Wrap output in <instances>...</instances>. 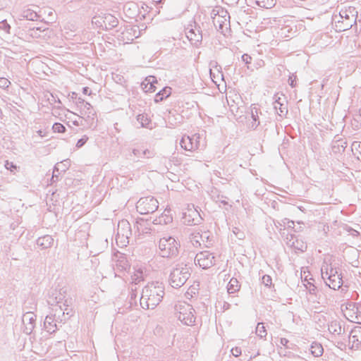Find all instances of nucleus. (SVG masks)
Wrapping results in <instances>:
<instances>
[{
    "instance_id": "1",
    "label": "nucleus",
    "mask_w": 361,
    "mask_h": 361,
    "mask_svg": "<svg viewBox=\"0 0 361 361\" xmlns=\"http://www.w3.org/2000/svg\"><path fill=\"white\" fill-rule=\"evenodd\" d=\"M322 277L326 284L334 290L342 288L343 279L341 274H339V268L331 262V258L325 259L321 267Z\"/></svg>"
},
{
    "instance_id": "2",
    "label": "nucleus",
    "mask_w": 361,
    "mask_h": 361,
    "mask_svg": "<svg viewBox=\"0 0 361 361\" xmlns=\"http://www.w3.org/2000/svg\"><path fill=\"white\" fill-rule=\"evenodd\" d=\"M357 18V11L355 7L349 6L342 8L339 11V15L334 17L336 30L342 32L350 29L353 25L356 24Z\"/></svg>"
},
{
    "instance_id": "3",
    "label": "nucleus",
    "mask_w": 361,
    "mask_h": 361,
    "mask_svg": "<svg viewBox=\"0 0 361 361\" xmlns=\"http://www.w3.org/2000/svg\"><path fill=\"white\" fill-rule=\"evenodd\" d=\"M190 276V268L186 264H181L173 270L170 276V283L173 287L182 286Z\"/></svg>"
},
{
    "instance_id": "4",
    "label": "nucleus",
    "mask_w": 361,
    "mask_h": 361,
    "mask_svg": "<svg viewBox=\"0 0 361 361\" xmlns=\"http://www.w3.org/2000/svg\"><path fill=\"white\" fill-rule=\"evenodd\" d=\"M159 202L152 196L140 198L136 204L137 211L141 214H148L157 210Z\"/></svg>"
},
{
    "instance_id": "5",
    "label": "nucleus",
    "mask_w": 361,
    "mask_h": 361,
    "mask_svg": "<svg viewBox=\"0 0 361 361\" xmlns=\"http://www.w3.org/2000/svg\"><path fill=\"white\" fill-rule=\"evenodd\" d=\"M178 319L186 325H192L195 322L193 309L189 304H180L177 307Z\"/></svg>"
},
{
    "instance_id": "6",
    "label": "nucleus",
    "mask_w": 361,
    "mask_h": 361,
    "mask_svg": "<svg viewBox=\"0 0 361 361\" xmlns=\"http://www.w3.org/2000/svg\"><path fill=\"white\" fill-rule=\"evenodd\" d=\"M159 246L164 257L175 255L178 251V243L171 237L161 238Z\"/></svg>"
},
{
    "instance_id": "7",
    "label": "nucleus",
    "mask_w": 361,
    "mask_h": 361,
    "mask_svg": "<svg viewBox=\"0 0 361 361\" xmlns=\"http://www.w3.org/2000/svg\"><path fill=\"white\" fill-rule=\"evenodd\" d=\"M344 315L350 322L361 324V305L353 302L348 303Z\"/></svg>"
},
{
    "instance_id": "8",
    "label": "nucleus",
    "mask_w": 361,
    "mask_h": 361,
    "mask_svg": "<svg viewBox=\"0 0 361 361\" xmlns=\"http://www.w3.org/2000/svg\"><path fill=\"white\" fill-rule=\"evenodd\" d=\"M184 223L188 225L197 224L201 222L202 216L200 212L194 207L189 205L183 212Z\"/></svg>"
},
{
    "instance_id": "9",
    "label": "nucleus",
    "mask_w": 361,
    "mask_h": 361,
    "mask_svg": "<svg viewBox=\"0 0 361 361\" xmlns=\"http://www.w3.org/2000/svg\"><path fill=\"white\" fill-rule=\"evenodd\" d=\"M243 104L242 98L235 90L229 91V99L227 98V105L230 106L231 114L236 116L240 110V104Z\"/></svg>"
},
{
    "instance_id": "10",
    "label": "nucleus",
    "mask_w": 361,
    "mask_h": 361,
    "mask_svg": "<svg viewBox=\"0 0 361 361\" xmlns=\"http://www.w3.org/2000/svg\"><path fill=\"white\" fill-rule=\"evenodd\" d=\"M214 257L207 251L201 252L196 255V262L202 269H208L214 264Z\"/></svg>"
},
{
    "instance_id": "11",
    "label": "nucleus",
    "mask_w": 361,
    "mask_h": 361,
    "mask_svg": "<svg viewBox=\"0 0 361 361\" xmlns=\"http://www.w3.org/2000/svg\"><path fill=\"white\" fill-rule=\"evenodd\" d=\"M157 80L154 76L147 77L142 82V88L145 92H154L156 90Z\"/></svg>"
},
{
    "instance_id": "12",
    "label": "nucleus",
    "mask_w": 361,
    "mask_h": 361,
    "mask_svg": "<svg viewBox=\"0 0 361 361\" xmlns=\"http://www.w3.org/2000/svg\"><path fill=\"white\" fill-rule=\"evenodd\" d=\"M180 145L187 151H192L197 147V139L190 136H183L180 141Z\"/></svg>"
},
{
    "instance_id": "13",
    "label": "nucleus",
    "mask_w": 361,
    "mask_h": 361,
    "mask_svg": "<svg viewBox=\"0 0 361 361\" xmlns=\"http://www.w3.org/2000/svg\"><path fill=\"white\" fill-rule=\"evenodd\" d=\"M349 341L352 343V348H357L361 343V326L355 327L350 333Z\"/></svg>"
},
{
    "instance_id": "14",
    "label": "nucleus",
    "mask_w": 361,
    "mask_h": 361,
    "mask_svg": "<svg viewBox=\"0 0 361 361\" xmlns=\"http://www.w3.org/2000/svg\"><path fill=\"white\" fill-rule=\"evenodd\" d=\"M209 235L207 232L204 233V235H200L199 233H194L192 237V242L196 246H207Z\"/></svg>"
},
{
    "instance_id": "15",
    "label": "nucleus",
    "mask_w": 361,
    "mask_h": 361,
    "mask_svg": "<svg viewBox=\"0 0 361 361\" xmlns=\"http://www.w3.org/2000/svg\"><path fill=\"white\" fill-rule=\"evenodd\" d=\"M274 97L275 102L274 104V107L276 111L277 114L280 116L286 115L288 113V109L286 105L281 102V97H278L277 95H275Z\"/></svg>"
},
{
    "instance_id": "16",
    "label": "nucleus",
    "mask_w": 361,
    "mask_h": 361,
    "mask_svg": "<svg viewBox=\"0 0 361 361\" xmlns=\"http://www.w3.org/2000/svg\"><path fill=\"white\" fill-rule=\"evenodd\" d=\"M210 74L213 82L219 87L224 82V75L218 70L217 67H214L210 70Z\"/></svg>"
},
{
    "instance_id": "17",
    "label": "nucleus",
    "mask_w": 361,
    "mask_h": 361,
    "mask_svg": "<svg viewBox=\"0 0 361 361\" xmlns=\"http://www.w3.org/2000/svg\"><path fill=\"white\" fill-rule=\"evenodd\" d=\"M210 74L213 82L219 87L224 82V75L218 70L217 67H214L210 70Z\"/></svg>"
},
{
    "instance_id": "18",
    "label": "nucleus",
    "mask_w": 361,
    "mask_h": 361,
    "mask_svg": "<svg viewBox=\"0 0 361 361\" xmlns=\"http://www.w3.org/2000/svg\"><path fill=\"white\" fill-rule=\"evenodd\" d=\"M274 224L276 227L279 229L280 232H281L282 230L285 231L286 228H293L295 226L294 221L287 218H284L281 221H277L276 222H274Z\"/></svg>"
},
{
    "instance_id": "19",
    "label": "nucleus",
    "mask_w": 361,
    "mask_h": 361,
    "mask_svg": "<svg viewBox=\"0 0 361 361\" xmlns=\"http://www.w3.org/2000/svg\"><path fill=\"white\" fill-rule=\"evenodd\" d=\"M329 332L334 335H340L344 331L340 323L337 321H332L328 325Z\"/></svg>"
},
{
    "instance_id": "20",
    "label": "nucleus",
    "mask_w": 361,
    "mask_h": 361,
    "mask_svg": "<svg viewBox=\"0 0 361 361\" xmlns=\"http://www.w3.org/2000/svg\"><path fill=\"white\" fill-rule=\"evenodd\" d=\"M171 94V88L169 87H165L155 95L154 101L155 102H161L164 99L168 98Z\"/></svg>"
},
{
    "instance_id": "21",
    "label": "nucleus",
    "mask_w": 361,
    "mask_h": 361,
    "mask_svg": "<svg viewBox=\"0 0 361 361\" xmlns=\"http://www.w3.org/2000/svg\"><path fill=\"white\" fill-rule=\"evenodd\" d=\"M240 287L238 281L235 278H232L227 284V293H235L240 290Z\"/></svg>"
},
{
    "instance_id": "22",
    "label": "nucleus",
    "mask_w": 361,
    "mask_h": 361,
    "mask_svg": "<svg viewBox=\"0 0 361 361\" xmlns=\"http://www.w3.org/2000/svg\"><path fill=\"white\" fill-rule=\"evenodd\" d=\"M172 221V216L171 214L170 209H166L164 212L159 217V223L163 224H167Z\"/></svg>"
},
{
    "instance_id": "23",
    "label": "nucleus",
    "mask_w": 361,
    "mask_h": 361,
    "mask_svg": "<svg viewBox=\"0 0 361 361\" xmlns=\"http://www.w3.org/2000/svg\"><path fill=\"white\" fill-rule=\"evenodd\" d=\"M259 109L255 106H251V117L253 120V121L251 123V128H256L259 124Z\"/></svg>"
},
{
    "instance_id": "24",
    "label": "nucleus",
    "mask_w": 361,
    "mask_h": 361,
    "mask_svg": "<svg viewBox=\"0 0 361 361\" xmlns=\"http://www.w3.org/2000/svg\"><path fill=\"white\" fill-rule=\"evenodd\" d=\"M353 155L361 161V142L354 141L351 145Z\"/></svg>"
},
{
    "instance_id": "25",
    "label": "nucleus",
    "mask_w": 361,
    "mask_h": 361,
    "mask_svg": "<svg viewBox=\"0 0 361 361\" xmlns=\"http://www.w3.org/2000/svg\"><path fill=\"white\" fill-rule=\"evenodd\" d=\"M310 352L314 357H319L322 355L324 349L320 343H313L310 347Z\"/></svg>"
},
{
    "instance_id": "26",
    "label": "nucleus",
    "mask_w": 361,
    "mask_h": 361,
    "mask_svg": "<svg viewBox=\"0 0 361 361\" xmlns=\"http://www.w3.org/2000/svg\"><path fill=\"white\" fill-rule=\"evenodd\" d=\"M256 4L262 8H271L276 3L275 0H255Z\"/></svg>"
},
{
    "instance_id": "27",
    "label": "nucleus",
    "mask_w": 361,
    "mask_h": 361,
    "mask_svg": "<svg viewBox=\"0 0 361 361\" xmlns=\"http://www.w3.org/2000/svg\"><path fill=\"white\" fill-rule=\"evenodd\" d=\"M137 119L142 127H149L151 124V119L146 114L138 115Z\"/></svg>"
},
{
    "instance_id": "28",
    "label": "nucleus",
    "mask_w": 361,
    "mask_h": 361,
    "mask_svg": "<svg viewBox=\"0 0 361 361\" xmlns=\"http://www.w3.org/2000/svg\"><path fill=\"white\" fill-rule=\"evenodd\" d=\"M198 285H192L187 290L185 295L188 298H191L198 294Z\"/></svg>"
},
{
    "instance_id": "29",
    "label": "nucleus",
    "mask_w": 361,
    "mask_h": 361,
    "mask_svg": "<svg viewBox=\"0 0 361 361\" xmlns=\"http://www.w3.org/2000/svg\"><path fill=\"white\" fill-rule=\"evenodd\" d=\"M256 334L260 338H264L267 336V330L263 323H258L256 329Z\"/></svg>"
},
{
    "instance_id": "30",
    "label": "nucleus",
    "mask_w": 361,
    "mask_h": 361,
    "mask_svg": "<svg viewBox=\"0 0 361 361\" xmlns=\"http://www.w3.org/2000/svg\"><path fill=\"white\" fill-rule=\"evenodd\" d=\"M305 281H307V283L305 284V286L310 293V294L317 295V287L312 282L307 281L306 279H305Z\"/></svg>"
},
{
    "instance_id": "31",
    "label": "nucleus",
    "mask_w": 361,
    "mask_h": 361,
    "mask_svg": "<svg viewBox=\"0 0 361 361\" xmlns=\"http://www.w3.org/2000/svg\"><path fill=\"white\" fill-rule=\"evenodd\" d=\"M104 22V25H105L106 28H107L106 22L109 23V25H111L112 27L116 26V24H117L116 18L115 17H114L113 16H111V15L106 16L105 17V20Z\"/></svg>"
},
{
    "instance_id": "32",
    "label": "nucleus",
    "mask_w": 361,
    "mask_h": 361,
    "mask_svg": "<svg viewBox=\"0 0 361 361\" xmlns=\"http://www.w3.org/2000/svg\"><path fill=\"white\" fill-rule=\"evenodd\" d=\"M53 131L54 133H63L66 131L65 126L59 123H55L52 126Z\"/></svg>"
},
{
    "instance_id": "33",
    "label": "nucleus",
    "mask_w": 361,
    "mask_h": 361,
    "mask_svg": "<svg viewBox=\"0 0 361 361\" xmlns=\"http://www.w3.org/2000/svg\"><path fill=\"white\" fill-rule=\"evenodd\" d=\"M276 23L275 18H263L261 24L263 27H267L268 26H273V25Z\"/></svg>"
},
{
    "instance_id": "34",
    "label": "nucleus",
    "mask_w": 361,
    "mask_h": 361,
    "mask_svg": "<svg viewBox=\"0 0 361 361\" xmlns=\"http://www.w3.org/2000/svg\"><path fill=\"white\" fill-rule=\"evenodd\" d=\"M233 235L238 239L240 240H242L245 238V234H244V232L240 231L239 228H233Z\"/></svg>"
},
{
    "instance_id": "35",
    "label": "nucleus",
    "mask_w": 361,
    "mask_h": 361,
    "mask_svg": "<svg viewBox=\"0 0 361 361\" xmlns=\"http://www.w3.org/2000/svg\"><path fill=\"white\" fill-rule=\"evenodd\" d=\"M133 280L135 283H139L140 281L143 280V274L142 271L140 270H137L134 274V278Z\"/></svg>"
},
{
    "instance_id": "36",
    "label": "nucleus",
    "mask_w": 361,
    "mask_h": 361,
    "mask_svg": "<svg viewBox=\"0 0 361 361\" xmlns=\"http://www.w3.org/2000/svg\"><path fill=\"white\" fill-rule=\"evenodd\" d=\"M195 37H196V35L195 34L193 30L191 29L188 30V32H187V37L188 38V39L191 42L198 41L199 37L197 36V39Z\"/></svg>"
},
{
    "instance_id": "37",
    "label": "nucleus",
    "mask_w": 361,
    "mask_h": 361,
    "mask_svg": "<svg viewBox=\"0 0 361 361\" xmlns=\"http://www.w3.org/2000/svg\"><path fill=\"white\" fill-rule=\"evenodd\" d=\"M262 283L266 286H270L271 285V278L269 275H264L262 279Z\"/></svg>"
},
{
    "instance_id": "38",
    "label": "nucleus",
    "mask_w": 361,
    "mask_h": 361,
    "mask_svg": "<svg viewBox=\"0 0 361 361\" xmlns=\"http://www.w3.org/2000/svg\"><path fill=\"white\" fill-rule=\"evenodd\" d=\"M231 352L234 357H238L241 355V349L238 347L233 348Z\"/></svg>"
},
{
    "instance_id": "39",
    "label": "nucleus",
    "mask_w": 361,
    "mask_h": 361,
    "mask_svg": "<svg viewBox=\"0 0 361 361\" xmlns=\"http://www.w3.org/2000/svg\"><path fill=\"white\" fill-rule=\"evenodd\" d=\"M242 60L246 63V64H249L251 63L252 61V57L247 54H245L242 56Z\"/></svg>"
},
{
    "instance_id": "40",
    "label": "nucleus",
    "mask_w": 361,
    "mask_h": 361,
    "mask_svg": "<svg viewBox=\"0 0 361 361\" xmlns=\"http://www.w3.org/2000/svg\"><path fill=\"white\" fill-rule=\"evenodd\" d=\"M10 82L4 78H0V87H8Z\"/></svg>"
},
{
    "instance_id": "41",
    "label": "nucleus",
    "mask_w": 361,
    "mask_h": 361,
    "mask_svg": "<svg viewBox=\"0 0 361 361\" xmlns=\"http://www.w3.org/2000/svg\"><path fill=\"white\" fill-rule=\"evenodd\" d=\"M295 79H296V76H293V75L290 76L288 78V83L292 87H294L295 86Z\"/></svg>"
},
{
    "instance_id": "42",
    "label": "nucleus",
    "mask_w": 361,
    "mask_h": 361,
    "mask_svg": "<svg viewBox=\"0 0 361 361\" xmlns=\"http://www.w3.org/2000/svg\"><path fill=\"white\" fill-rule=\"evenodd\" d=\"M219 18H220V16H216V15H215V16H214V18H213V19H214V23L215 25H216L217 23H219V27H220V28H222L223 25H222V24H221V20H219Z\"/></svg>"
},
{
    "instance_id": "43",
    "label": "nucleus",
    "mask_w": 361,
    "mask_h": 361,
    "mask_svg": "<svg viewBox=\"0 0 361 361\" xmlns=\"http://www.w3.org/2000/svg\"><path fill=\"white\" fill-rule=\"evenodd\" d=\"M288 342H289V341H288V340L287 338H281V341H280V343H281L282 345L285 346V347H286V348H290V347H289V346H288Z\"/></svg>"
},
{
    "instance_id": "44",
    "label": "nucleus",
    "mask_w": 361,
    "mask_h": 361,
    "mask_svg": "<svg viewBox=\"0 0 361 361\" xmlns=\"http://www.w3.org/2000/svg\"><path fill=\"white\" fill-rule=\"evenodd\" d=\"M87 138H85V139H80L78 140V143H77V147H82L85 143V142L87 141Z\"/></svg>"
},
{
    "instance_id": "45",
    "label": "nucleus",
    "mask_w": 361,
    "mask_h": 361,
    "mask_svg": "<svg viewBox=\"0 0 361 361\" xmlns=\"http://www.w3.org/2000/svg\"><path fill=\"white\" fill-rule=\"evenodd\" d=\"M291 239L287 243L290 246H294L295 242L293 241V235L290 234Z\"/></svg>"
},
{
    "instance_id": "46",
    "label": "nucleus",
    "mask_w": 361,
    "mask_h": 361,
    "mask_svg": "<svg viewBox=\"0 0 361 361\" xmlns=\"http://www.w3.org/2000/svg\"><path fill=\"white\" fill-rule=\"evenodd\" d=\"M38 134H39L41 137L44 136V135L42 134V130H39V131H38Z\"/></svg>"
},
{
    "instance_id": "47",
    "label": "nucleus",
    "mask_w": 361,
    "mask_h": 361,
    "mask_svg": "<svg viewBox=\"0 0 361 361\" xmlns=\"http://www.w3.org/2000/svg\"><path fill=\"white\" fill-rule=\"evenodd\" d=\"M45 239H46V240H47V241L48 240H49V238L43 237L42 240H45Z\"/></svg>"
},
{
    "instance_id": "48",
    "label": "nucleus",
    "mask_w": 361,
    "mask_h": 361,
    "mask_svg": "<svg viewBox=\"0 0 361 361\" xmlns=\"http://www.w3.org/2000/svg\"><path fill=\"white\" fill-rule=\"evenodd\" d=\"M8 165H9V163L7 162L6 164V166L7 169H9Z\"/></svg>"
},
{
    "instance_id": "49",
    "label": "nucleus",
    "mask_w": 361,
    "mask_h": 361,
    "mask_svg": "<svg viewBox=\"0 0 361 361\" xmlns=\"http://www.w3.org/2000/svg\"><path fill=\"white\" fill-rule=\"evenodd\" d=\"M283 28H282V29H281V34H283Z\"/></svg>"
}]
</instances>
